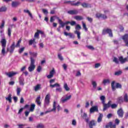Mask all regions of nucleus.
<instances>
[{"instance_id": "obj_1", "label": "nucleus", "mask_w": 128, "mask_h": 128, "mask_svg": "<svg viewBox=\"0 0 128 128\" xmlns=\"http://www.w3.org/2000/svg\"><path fill=\"white\" fill-rule=\"evenodd\" d=\"M34 62H36V59H33L31 58L30 64V66L28 68V71L30 72L34 70V68H36V65H34Z\"/></svg>"}, {"instance_id": "obj_2", "label": "nucleus", "mask_w": 128, "mask_h": 128, "mask_svg": "<svg viewBox=\"0 0 128 128\" xmlns=\"http://www.w3.org/2000/svg\"><path fill=\"white\" fill-rule=\"evenodd\" d=\"M56 112V102L54 101L52 105V108L49 110L45 112V114H48V112Z\"/></svg>"}, {"instance_id": "obj_3", "label": "nucleus", "mask_w": 128, "mask_h": 128, "mask_svg": "<svg viewBox=\"0 0 128 128\" xmlns=\"http://www.w3.org/2000/svg\"><path fill=\"white\" fill-rule=\"evenodd\" d=\"M50 100V94H48L46 95L44 98V106H48Z\"/></svg>"}, {"instance_id": "obj_4", "label": "nucleus", "mask_w": 128, "mask_h": 128, "mask_svg": "<svg viewBox=\"0 0 128 128\" xmlns=\"http://www.w3.org/2000/svg\"><path fill=\"white\" fill-rule=\"evenodd\" d=\"M108 34L109 36H110V38H112L113 36L112 31L110 28H106L103 30L102 34Z\"/></svg>"}, {"instance_id": "obj_5", "label": "nucleus", "mask_w": 128, "mask_h": 128, "mask_svg": "<svg viewBox=\"0 0 128 128\" xmlns=\"http://www.w3.org/2000/svg\"><path fill=\"white\" fill-rule=\"evenodd\" d=\"M102 104L104 106L103 110L104 112L110 106V104H112V101H109L107 104H106L105 102L104 104Z\"/></svg>"}, {"instance_id": "obj_6", "label": "nucleus", "mask_w": 128, "mask_h": 128, "mask_svg": "<svg viewBox=\"0 0 128 128\" xmlns=\"http://www.w3.org/2000/svg\"><path fill=\"white\" fill-rule=\"evenodd\" d=\"M122 40H123L126 46H128V34L122 36Z\"/></svg>"}, {"instance_id": "obj_7", "label": "nucleus", "mask_w": 128, "mask_h": 128, "mask_svg": "<svg viewBox=\"0 0 128 128\" xmlns=\"http://www.w3.org/2000/svg\"><path fill=\"white\" fill-rule=\"evenodd\" d=\"M117 114L119 118H124V112L122 108H120V109H118L117 111Z\"/></svg>"}, {"instance_id": "obj_8", "label": "nucleus", "mask_w": 128, "mask_h": 128, "mask_svg": "<svg viewBox=\"0 0 128 128\" xmlns=\"http://www.w3.org/2000/svg\"><path fill=\"white\" fill-rule=\"evenodd\" d=\"M118 60H119V62L122 64H125V62H126L128 61V59H126V58H124V57H122V56H120V57H119Z\"/></svg>"}, {"instance_id": "obj_9", "label": "nucleus", "mask_w": 128, "mask_h": 128, "mask_svg": "<svg viewBox=\"0 0 128 128\" xmlns=\"http://www.w3.org/2000/svg\"><path fill=\"white\" fill-rule=\"evenodd\" d=\"M29 54L30 56V62H32V58L33 60H34V58H36V56H38V53L35 52H29Z\"/></svg>"}, {"instance_id": "obj_10", "label": "nucleus", "mask_w": 128, "mask_h": 128, "mask_svg": "<svg viewBox=\"0 0 128 128\" xmlns=\"http://www.w3.org/2000/svg\"><path fill=\"white\" fill-rule=\"evenodd\" d=\"M94 112H98V106H92L90 110V114H92Z\"/></svg>"}, {"instance_id": "obj_11", "label": "nucleus", "mask_w": 128, "mask_h": 128, "mask_svg": "<svg viewBox=\"0 0 128 128\" xmlns=\"http://www.w3.org/2000/svg\"><path fill=\"white\" fill-rule=\"evenodd\" d=\"M64 36H69L70 38H74V35L72 33L69 32L68 33L66 32H64Z\"/></svg>"}, {"instance_id": "obj_12", "label": "nucleus", "mask_w": 128, "mask_h": 128, "mask_svg": "<svg viewBox=\"0 0 128 128\" xmlns=\"http://www.w3.org/2000/svg\"><path fill=\"white\" fill-rule=\"evenodd\" d=\"M54 74H56V70H54V68H53L51 71H50V74L47 76V78H53Z\"/></svg>"}, {"instance_id": "obj_13", "label": "nucleus", "mask_w": 128, "mask_h": 128, "mask_svg": "<svg viewBox=\"0 0 128 128\" xmlns=\"http://www.w3.org/2000/svg\"><path fill=\"white\" fill-rule=\"evenodd\" d=\"M16 43L14 42H13L12 44L11 45L10 47V50H9L10 54H12L14 52V48H16Z\"/></svg>"}, {"instance_id": "obj_14", "label": "nucleus", "mask_w": 128, "mask_h": 128, "mask_svg": "<svg viewBox=\"0 0 128 128\" xmlns=\"http://www.w3.org/2000/svg\"><path fill=\"white\" fill-rule=\"evenodd\" d=\"M78 10H70L68 12V14L72 15L78 14Z\"/></svg>"}, {"instance_id": "obj_15", "label": "nucleus", "mask_w": 128, "mask_h": 128, "mask_svg": "<svg viewBox=\"0 0 128 128\" xmlns=\"http://www.w3.org/2000/svg\"><path fill=\"white\" fill-rule=\"evenodd\" d=\"M0 42L2 44V47H6V40L5 38H3L1 41Z\"/></svg>"}, {"instance_id": "obj_16", "label": "nucleus", "mask_w": 128, "mask_h": 128, "mask_svg": "<svg viewBox=\"0 0 128 128\" xmlns=\"http://www.w3.org/2000/svg\"><path fill=\"white\" fill-rule=\"evenodd\" d=\"M96 122H95L94 120H92L90 121L89 122V128H93L92 126H96Z\"/></svg>"}, {"instance_id": "obj_17", "label": "nucleus", "mask_w": 128, "mask_h": 128, "mask_svg": "<svg viewBox=\"0 0 128 128\" xmlns=\"http://www.w3.org/2000/svg\"><path fill=\"white\" fill-rule=\"evenodd\" d=\"M19 84L20 86H24V78L23 77L19 78Z\"/></svg>"}, {"instance_id": "obj_18", "label": "nucleus", "mask_w": 128, "mask_h": 128, "mask_svg": "<svg viewBox=\"0 0 128 128\" xmlns=\"http://www.w3.org/2000/svg\"><path fill=\"white\" fill-rule=\"evenodd\" d=\"M76 1H70V4L71 6H78L80 4V2H74Z\"/></svg>"}, {"instance_id": "obj_19", "label": "nucleus", "mask_w": 128, "mask_h": 128, "mask_svg": "<svg viewBox=\"0 0 128 128\" xmlns=\"http://www.w3.org/2000/svg\"><path fill=\"white\" fill-rule=\"evenodd\" d=\"M71 98H72V95L66 96V98L64 99L63 98H61V102L63 103L66 102H67V100H70Z\"/></svg>"}, {"instance_id": "obj_20", "label": "nucleus", "mask_w": 128, "mask_h": 128, "mask_svg": "<svg viewBox=\"0 0 128 128\" xmlns=\"http://www.w3.org/2000/svg\"><path fill=\"white\" fill-rule=\"evenodd\" d=\"M106 128H116V124H112V122H110L106 126Z\"/></svg>"}, {"instance_id": "obj_21", "label": "nucleus", "mask_w": 128, "mask_h": 128, "mask_svg": "<svg viewBox=\"0 0 128 128\" xmlns=\"http://www.w3.org/2000/svg\"><path fill=\"white\" fill-rule=\"evenodd\" d=\"M18 74V72H10L6 74V76H8L9 78H12V76H16Z\"/></svg>"}, {"instance_id": "obj_22", "label": "nucleus", "mask_w": 128, "mask_h": 128, "mask_svg": "<svg viewBox=\"0 0 128 128\" xmlns=\"http://www.w3.org/2000/svg\"><path fill=\"white\" fill-rule=\"evenodd\" d=\"M20 3L19 2H12V8H16L18 6H20Z\"/></svg>"}, {"instance_id": "obj_23", "label": "nucleus", "mask_w": 128, "mask_h": 128, "mask_svg": "<svg viewBox=\"0 0 128 128\" xmlns=\"http://www.w3.org/2000/svg\"><path fill=\"white\" fill-rule=\"evenodd\" d=\"M103 117L104 115L102 114L99 113V116L97 120L98 122H101L102 120Z\"/></svg>"}, {"instance_id": "obj_24", "label": "nucleus", "mask_w": 128, "mask_h": 128, "mask_svg": "<svg viewBox=\"0 0 128 128\" xmlns=\"http://www.w3.org/2000/svg\"><path fill=\"white\" fill-rule=\"evenodd\" d=\"M36 38H33L29 41V46H32V44H36Z\"/></svg>"}, {"instance_id": "obj_25", "label": "nucleus", "mask_w": 128, "mask_h": 128, "mask_svg": "<svg viewBox=\"0 0 128 128\" xmlns=\"http://www.w3.org/2000/svg\"><path fill=\"white\" fill-rule=\"evenodd\" d=\"M36 102L38 106H40L42 102H40V96H39L36 98Z\"/></svg>"}, {"instance_id": "obj_26", "label": "nucleus", "mask_w": 128, "mask_h": 128, "mask_svg": "<svg viewBox=\"0 0 128 128\" xmlns=\"http://www.w3.org/2000/svg\"><path fill=\"white\" fill-rule=\"evenodd\" d=\"M81 6L83 8H92L90 6V4H86V3H83L81 4Z\"/></svg>"}, {"instance_id": "obj_27", "label": "nucleus", "mask_w": 128, "mask_h": 128, "mask_svg": "<svg viewBox=\"0 0 128 128\" xmlns=\"http://www.w3.org/2000/svg\"><path fill=\"white\" fill-rule=\"evenodd\" d=\"M74 18L76 20H84V18L82 16H76L74 17Z\"/></svg>"}, {"instance_id": "obj_28", "label": "nucleus", "mask_w": 128, "mask_h": 128, "mask_svg": "<svg viewBox=\"0 0 128 128\" xmlns=\"http://www.w3.org/2000/svg\"><path fill=\"white\" fill-rule=\"evenodd\" d=\"M110 80L109 79H104L102 81V84H104V86H106L107 84H110Z\"/></svg>"}, {"instance_id": "obj_29", "label": "nucleus", "mask_w": 128, "mask_h": 128, "mask_svg": "<svg viewBox=\"0 0 128 128\" xmlns=\"http://www.w3.org/2000/svg\"><path fill=\"white\" fill-rule=\"evenodd\" d=\"M64 90H66V92H69L70 90V88L68 86V84L66 83L64 84Z\"/></svg>"}, {"instance_id": "obj_30", "label": "nucleus", "mask_w": 128, "mask_h": 128, "mask_svg": "<svg viewBox=\"0 0 128 128\" xmlns=\"http://www.w3.org/2000/svg\"><path fill=\"white\" fill-rule=\"evenodd\" d=\"M50 88H55V86H56L58 88H60V84H58V83H56L54 84H50Z\"/></svg>"}, {"instance_id": "obj_31", "label": "nucleus", "mask_w": 128, "mask_h": 128, "mask_svg": "<svg viewBox=\"0 0 128 128\" xmlns=\"http://www.w3.org/2000/svg\"><path fill=\"white\" fill-rule=\"evenodd\" d=\"M6 100H8V102L10 103L12 102V94H9L8 96L6 98Z\"/></svg>"}, {"instance_id": "obj_32", "label": "nucleus", "mask_w": 128, "mask_h": 128, "mask_svg": "<svg viewBox=\"0 0 128 128\" xmlns=\"http://www.w3.org/2000/svg\"><path fill=\"white\" fill-rule=\"evenodd\" d=\"M123 100L125 102H128V96L127 94H125L124 95Z\"/></svg>"}, {"instance_id": "obj_33", "label": "nucleus", "mask_w": 128, "mask_h": 128, "mask_svg": "<svg viewBox=\"0 0 128 128\" xmlns=\"http://www.w3.org/2000/svg\"><path fill=\"white\" fill-rule=\"evenodd\" d=\"M74 34H77L78 40H80V32L78 30H76L74 32Z\"/></svg>"}, {"instance_id": "obj_34", "label": "nucleus", "mask_w": 128, "mask_h": 128, "mask_svg": "<svg viewBox=\"0 0 128 128\" xmlns=\"http://www.w3.org/2000/svg\"><path fill=\"white\" fill-rule=\"evenodd\" d=\"M34 90L35 92H38V90H40V84H37L35 86Z\"/></svg>"}, {"instance_id": "obj_35", "label": "nucleus", "mask_w": 128, "mask_h": 128, "mask_svg": "<svg viewBox=\"0 0 128 128\" xmlns=\"http://www.w3.org/2000/svg\"><path fill=\"white\" fill-rule=\"evenodd\" d=\"M117 100L119 104H122L124 102V98L122 97H119L118 98Z\"/></svg>"}, {"instance_id": "obj_36", "label": "nucleus", "mask_w": 128, "mask_h": 128, "mask_svg": "<svg viewBox=\"0 0 128 128\" xmlns=\"http://www.w3.org/2000/svg\"><path fill=\"white\" fill-rule=\"evenodd\" d=\"M114 84H116V82L114 81H112L111 83V86L112 88V90H116V86H114Z\"/></svg>"}, {"instance_id": "obj_37", "label": "nucleus", "mask_w": 128, "mask_h": 128, "mask_svg": "<svg viewBox=\"0 0 128 128\" xmlns=\"http://www.w3.org/2000/svg\"><path fill=\"white\" fill-rule=\"evenodd\" d=\"M8 34L9 38H10V36H12V29L10 28H8Z\"/></svg>"}, {"instance_id": "obj_38", "label": "nucleus", "mask_w": 128, "mask_h": 128, "mask_svg": "<svg viewBox=\"0 0 128 128\" xmlns=\"http://www.w3.org/2000/svg\"><path fill=\"white\" fill-rule=\"evenodd\" d=\"M59 24L60 25L61 28H64L65 24L62 22V20H59Z\"/></svg>"}, {"instance_id": "obj_39", "label": "nucleus", "mask_w": 128, "mask_h": 128, "mask_svg": "<svg viewBox=\"0 0 128 128\" xmlns=\"http://www.w3.org/2000/svg\"><path fill=\"white\" fill-rule=\"evenodd\" d=\"M100 100L102 102V104H104L106 102V101L104 100H106V96H102L100 97Z\"/></svg>"}, {"instance_id": "obj_40", "label": "nucleus", "mask_w": 128, "mask_h": 128, "mask_svg": "<svg viewBox=\"0 0 128 128\" xmlns=\"http://www.w3.org/2000/svg\"><path fill=\"white\" fill-rule=\"evenodd\" d=\"M20 92H22V88L18 87L16 88L17 96H20Z\"/></svg>"}, {"instance_id": "obj_41", "label": "nucleus", "mask_w": 128, "mask_h": 128, "mask_svg": "<svg viewBox=\"0 0 128 128\" xmlns=\"http://www.w3.org/2000/svg\"><path fill=\"white\" fill-rule=\"evenodd\" d=\"M34 108H36L35 104H31V107L30 108V112H34Z\"/></svg>"}, {"instance_id": "obj_42", "label": "nucleus", "mask_w": 128, "mask_h": 128, "mask_svg": "<svg viewBox=\"0 0 128 128\" xmlns=\"http://www.w3.org/2000/svg\"><path fill=\"white\" fill-rule=\"evenodd\" d=\"M21 42H22V39H20L18 40L15 46V47L16 48H20V44Z\"/></svg>"}, {"instance_id": "obj_43", "label": "nucleus", "mask_w": 128, "mask_h": 128, "mask_svg": "<svg viewBox=\"0 0 128 128\" xmlns=\"http://www.w3.org/2000/svg\"><path fill=\"white\" fill-rule=\"evenodd\" d=\"M75 30H82V26L80 24H77L75 27Z\"/></svg>"}, {"instance_id": "obj_44", "label": "nucleus", "mask_w": 128, "mask_h": 128, "mask_svg": "<svg viewBox=\"0 0 128 128\" xmlns=\"http://www.w3.org/2000/svg\"><path fill=\"white\" fill-rule=\"evenodd\" d=\"M82 24L83 28H84L85 32H88V28H86V24H84V22H82Z\"/></svg>"}, {"instance_id": "obj_45", "label": "nucleus", "mask_w": 128, "mask_h": 128, "mask_svg": "<svg viewBox=\"0 0 128 128\" xmlns=\"http://www.w3.org/2000/svg\"><path fill=\"white\" fill-rule=\"evenodd\" d=\"M36 128H44V126L42 124H38Z\"/></svg>"}, {"instance_id": "obj_46", "label": "nucleus", "mask_w": 128, "mask_h": 128, "mask_svg": "<svg viewBox=\"0 0 128 128\" xmlns=\"http://www.w3.org/2000/svg\"><path fill=\"white\" fill-rule=\"evenodd\" d=\"M112 108L114 109V108H118V104H110V106Z\"/></svg>"}, {"instance_id": "obj_47", "label": "nucleus", "mask_w": 128, "mask_h": 128, "mask_svg": "<svg viewBox=\"0 0 128 128\" xmlns=\"http://www.w3.org/2000/svg\"><path fill=\"white\" fill-rule=\"evenodd\" d=\"M5 22L4 20H2L1 25L0 26V28H4Z\"/></svg>"}, {"instance_id": "obj_48", "label": "nucleus", "mask_w": 128, "mask_h": 128, "mask_svg": "<svg viewBox=\"0 0 128 128\" xmlns=\"http://www.w3.org/2000/svg\"><path fill=\"white\" fill-rule=\"evenodd\" d=\"M122 71L119 70L118 72H115L114 75L115 76H120V74H122Z\"/></svg>"}, {"instance_id": "obj_49", "label": "nucleus", "mask_w": 128, "mask_h": 128, "mask_svg": "<svg viewBox=\"0 0 128 128\" xmlns=\"http://www.w3.org/2000/svg\"><path fill=\"white\" fill-rule=\"evenodd\" d=\"M34 37L36 38H38V39L40 38V34L38 32H36L35 33Z\"/></svg>"}, {"instance_id": "obj_50", "label": "nucleus", "mask_w": 128, "mask_h": 128, "mask_svg": "<svg viewBox=\"0 0 128 128\" xmlns=\"http://www.w3.org/2000/svg\"><path fill=\"white\" fill-rule=\"evenodd\" d=\"M92 85L93 86L94 88H96V81H92Z\"/></svg>"}, {"instance_id": "obj_51", "label": "nucleus", "mask_w": 128, "mask_h": 128, "mask_svg": "<svg viewBox=\"0 0 128 128\" xmlns=\"http://www.w3.org/2000/svg\"><path fill=\"white\" fill-rule=\"evenodd\" d=\"M116 88H122V84L120 83H116Z\"/></svg>"}, {"instance_id": "obj_52", "label": "nucleus", "mask_w": 128, "mask_h": 128, "mask_svg": "<svg viewBox=\"0 0 128 128\" xmlns=\"http://www.w3.org/2000/svg\"><path fill=\"white\" fill-rule=\"evenodd\" d=\"M58 58H59V60H64V58L62 57V54H58Z\"/></svg>"}, {"instance_id": "obj_53", "label": "nucleus", "mask_w": 128, "mask_h": 128, "mask_svg": "<svg viewBox=\"0 0 128 128\" xmlns=\"http://www.w3.org/2000/svg\"><path fill=\"white\" fill-rule=\"evenodd\" d=\"M113 62L116 64H118V60L116 57H114Z\"/></svg>"}, {"instance_id": "obj_54", "label": "nucleus", "mask_w": 128, "mask_h": 128, "mask_svg": "<svg viewBox=\"0 0 128 128\" xmlns=\"http://www.w3.org/2000/svg\"><path fill=\"white\" fill-rule=\"evenodd\" d=\"M70 24L72 26H76V21H72L70 22Z\"/></svg>"}, {"instance_id": "obj_55", "label": "nucleus", "mask_w": 128, "mask_h": 128, "mask_svg": "<svg viewBox=\"0 0 128 128\" xmlns=\"http://www.w3.org/2000/svg\"><path fill=\"white\" fill-rule=\"evenodd\" d=\"M102 14L100 13H97L96 14V18H102Z\"/></svg>"}, {"instance_id": "obj_56", "label": "nucleus", "mask_w": 128, "mask_h": 128, "mask_svg": "<svg viewBox=\"0 0 128 128\" xmlns=\"http://www.w3.org/2000/svg\"><path fill=\"white\" fill-rule=\"evenodd\" d=\"M24 50V47L18 50L19 54H22Z\"/></svg>"}, {"instance_id": "obj_57", "label": "nucleus", "mask_w": 128, "mask_h": 128, "mask_svg": "<svg viewBox=\"0 0 128 128\" xmlns=\"http://www.w3.org/2000/svg\"><path fill=\"white\" fill-rule=\"evenodd\" d=\"M2 54H6V47H2Z\"/></svg>"}, {"instance_id": "obj_58", "label": "nucleus", "mask_w": 128, "mask_h": 128, "mask_svg": "<svg viewBox=\"0 0 128 128\" xmlns=\"http://www.w3.org/2000/svg\"><path fill=\"white\" fill-rule=\"evenodd\" d=\"M100 64L96 63L95 64V66H94L95 68H100Z\"/></svg>"}, {"instance_id": "obj_59", "label": "nucleus", "mask_w": 128, "mask_h": 128, "mask_svg": "<svg viewBox=\"0 0 128 128\" xmlns=\"http://www.w3.org/2000/svg\"><path fill=\"white\" fill-rule=\"evenodd\" d=\"M62 68H64V70H66V68H68V66L66 65V64H64L62 65Z\"/></svg>"}, {"instance_id": "obj_60", "label": "nucleus", "mask_w": 128, "mask_h": 128, "mask_svg": "<svg viewBox=\"0 0 128 128\" xmlns=\"http://www.w3.org/2000/svg\"><path fill=\"white\" fill-rule=\"evenodd\" d=\"M90 106V102H86V103L85 104V108H88Z\"/></svg>"}, {"instance_id": "obj_61", "label": "nucleus", "mask_w": 128, "mask_h": 128, "mask_svg": "<svg viewBox=\"0 0 128 128\" xmlns=\"http://www.w3.org/2000/svg\"><path fill=\"white\" fill-rule=\"evenodd\" d=\"M88 22H92L93 19L92 18L87 17L86 18Z\"/></svg>"}, {"instance_id": "obj_62", "label": "nucleus", "mask_w": 128, "mask_h": 128, "mask_svg": "<svg viewBox=\"0 0 128 128\" xmlns=\"http://www.w3.org/2000/svg\"><path fill=\"white\" fill-rule=\"evenodd\" d=\"M56 92H62V89L61 88H56Z\"/></svg>"}, {"instance_id": "obj_63", "label": "nucleus", "mask_w": 128, "mask_h": 128, "mask_svg": "<svg viewBox=\"0 0 128 128\" xmlns=\"http://www.w3.org/2000/svg\"><path fill=\"white\" fill-rule=\"evenodd\" d=\"M101 18H102L103 20H106V18H108V16L105 14H102Z\"/></svg>"}, {"instance_id": "obj_64", "label": "nucleus", "mask_w": 128, "mask_h": 128, "mask_svg": "<svg viewBox=\"0 0 128 128\" xmlns=\"http://www.w3.org/2000/svg\"><path fill=\"white\" fill-rule=\"evenodd\" d=\"M0 10L1 12H6V8L2 7L1 8H0Z\"/></svg>"}]
</instances>
